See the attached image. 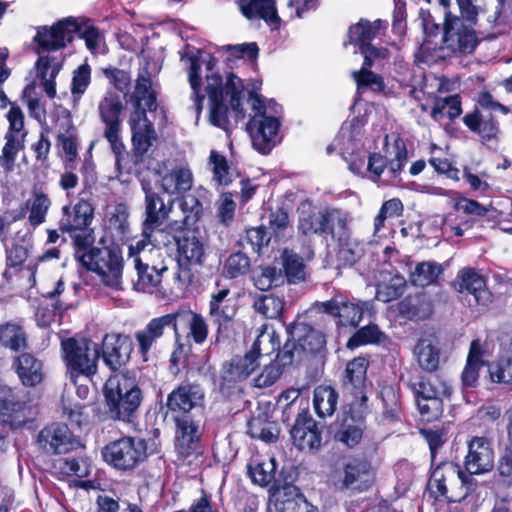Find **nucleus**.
<instances>
[{"label":"nucleus","mask_w":512,"mask_h":512,"mask_svg":"<svg viewBox=\"0 0 512 512\" xmlns=\"http://www.w3.org/2000/svg\"><path fill=\"white\" fill-rule=\"evenodd\" d=\"M177 244L178 260L188 264L201 265L205 256L203 243L194 232H186L175 238Z\"/></svg>","instance_id":"32"},{"label":"nucleus","mask_w":512,"mask_h":512,"mask_svg":"<svg viewBox=\"0 0 512 512\" xmlns=\"http://www.w3.org/2000/svg\"><path fill=\"white\" fill-rule=\"evenodd\" d=\"M373 482L374 475L370 464L354 459L344 465L343 477L336 485L341 491L351 489L362 492L369 489Z\"/></svg>","instance_id":"21"},{"label":"nucleus","mask_w":512,"mask_h":512,"mask_svg":"<svg viewBox=\"0 0 512 512\" xmlns=\"http://www.w3.org/2000/svg\"><path fill=\"white\" fill-rule=\"evenodd\" d=\"M243 91V84L239 77L230 74L227 77L225 88L222 86V78L217 74L207 76L206 92L210 103L224 100V93L230 96V105L235 112V121L244 118L242 109H240V95Z\"/></svg>","instance_id":"15"},{"label":"nucleus","mask_w":512,"mask_h":512,"mask_svg":"<svg viewBox=\"0 0 512 512\" xmlns=\"http://www.w3.org/2000/svg\"><path fill=\"white\" fill-rule=\"evenodd\" d=\"M93 211L92 205L84 199L79 200L72 208L64 206L59 220L60 231L69 233L90 226L93 220Z\"/></svg>","instance_id":"27"},{"label":"nucleus","mask_w":512,"mask_h":512,"mask_svg":"<svg viewBox=\"0 0 512 512\" xmlns=\"http://www.w3.org/2000/svg\"><path fill=\"white\" fill-rule=\"evenodd\" d=\"M198 53L199 50H191L189 46L186 47L184 53H181V61L185 62L189 66V82L192 88L191 98L193 100V109L196 113L197 120L201 114L204 100V96L199 94L201 79L198 74L200 69L199 58L197 56Z\"/></svg>","instance_id":"31"},{"label":"nucleus","mask_w":512,"mask_h":512,"mask_svg":"<svg viewBox=\"0 0 512 512\" xmlns=\"http://www.w3.org/2000/svg\"><path fill=\"white\" fill-rule=\"evenodd\" d=\"M230 290L223 288L212 293L209 303V315L217 326V334L223 335L231 328L237 307L233 298L229 297Z\"/></svg>","instance_id":"20"},{"label":"nucleus","mask_w":512,"mask_h":512,"mask_svg":"<svg viewBox=\"0 0 512 512\" xmlns=\"http://www.w3.org/2000/svg\"><path fill=\"white\" fill-rule=\"evenodd\" d=\"M174 318L171 314H166L158 318L152 319L144 329L135 333V339L139 346L142 356H145L153 344L162 337L166 327L172 326Z\"/></svg>","instance_id":"29"},{"label":"nucleus","mask_w":512,"mask_h":512,"mask_svg":"<svg viewBox=\"0 0 512 512\" xmlns=\"http://www.w3.org/2000/svg\"><path fill=\"white\" fill-rule=\"evenodd\" d=\"M386 29L385 23L377 19L374 22L360 20L350 27L348 31L349 40L360 47L370 45V42Z\"/></svg>","instance_id":"38"},{"label":"nucleus","mask_w":512,"mask_h":512,"mask_svg":"<svg viewBox=\"0 0 512 512\" xmlns=\"http://www.w3.org/2000/svg\"><path fill=\"white\" fill-rule=\"evenodd\" d=\"M194 182L193 173L188 165L180 164L161 175L159 186L163 193L179 195L189 191Z\"/></svg>","instance_id":"28"},{"label":"nucleus","mask_w":512,"mask_h":512,"mask_svg":"<svg viewBox=\"0 0 512 512\" xmlns=\"http://www.w3.org/2000/svg\"><path fill=\"white\" fill-rule=\"evenodd\" d=\"M338 393L330 386H319L314 392V408L318 416H331L337 405Z\"/></svg>","instance_id":"48"},{"label":"nucleus","mask_w":512,"mask_h":512,"mask_svg":"<svg viewBox=\"0 0 512 512\" xmlns=\"http://www.w3.org/2000/svg\"><path fill=\"white\" fill-rule=\"evenodd\" d=\"M443 44L454 53L469 54L478 44L475 26L464 23L457 15L445 12Z\"/></svg>","instance_id":"12"},{"label":"nucleus","mask_w":512,"mask_h":512,"mask_svg":"<svg viewBox=\"0 0 512 512\" xmlns=\"http://www.w3.org/2000/svg\"><path fill=\"white\" fill-rule=\"evenodd\" d=\"M145 191V218L142 223V238L137 242H144L150 246H160L158 235H162L163 230L160 227L169 220L172 211L173 201L167 205L158 193L151 189L144 188Z\"/></svg>","instance_id":"10"},{"label":"nucleus","mask_w":512,"mask_h":512,"mask_svg":"<svg viewBox=\"0 0 512 512\" xmlns=\"http://www.w3.org/2000/svg\"><path fill=\"white\" fill-rule=\"evenodd\" d=\"M279 342L273 331H267L263 326L251 349L243 356L233 357L229 363L224 365L222 377L227 381H242L249 377L259 366L260 359L278 348Z\"/></svg>","instance_id":"5"},{"label":"nucleus","mask_w":512,"mask_h":512,"mask_svg":"<svg viewBox=\"0 0 512 512\" xmlns=\"http://www.w3.org/2000/svg\"><path fill=\"white\" fill-rule=\"evenodd\" d=\"M131 99L137 105H144L148 111L156 110V95L152 90V82L148 75L139 74Z\"/></svg>","instance_id":"47"},{"label":"nucleus","mask_w":512,"mask_h":512,"mask_svg":"<svg viewBox=\"0 0 512 512\" xmlns=\"http://www.w3.org/2000/svg\"><path fill=\"white\" fill-rule=\"evenodd\" d=\"M252 307L265 318L276 319L284 309V300L274 294H256Z\"/></svg>","instance_id":"46"},{"label":"nucleus","mask_w":512,"mask_h":512,"mask_svg":"<svg viewBox=\"0 0 512 512\" xmlns=\"http://www.w3.org/2000/svg\"><path fill=\"white\" fill-rule=\"evenodd\" d=\"M450 395H437L429 399L418 400L417 406L420 414L426 417L427 421H432L441 416L443 412V398Z\"/></svg>","instance_id":"62"},{"label":"nucleus","mask_w":512,"mask_h":512,"mask_svg":"<svg viewBox=\"0 0 512 512\" xmlns=\"http://www.w3.org/2000/svg\"><path fill=\"white\" fill-rule=\"evenodd\" d=\"M278 432V428L274 422L268 421L262 417L252 418L248 422V434L252 438L270 443L276 441Z\"/></svg>","instance_id":"53"},{"label":"nucleus","mask_w":512,"mask_h":512,"mask_svg":"<svg viewBox=\"0 0 512 512\" xmlns=\"http://www.w3.org/2000/svg\"><path fill=\"white\" fill-rule=\"evenodd\" d=\"M288 333L297 341L302 354L319 352L325 345L324 335L300 318L289 326Z\"/></svg>","instance_id":"26"},{"label":"nucleus","mask_w":512,"mask_h":512,"mask_svg":"<svg viewBox=\"0 0 512 512\" xmlns=\"http://www.w3.org/2000/svg\"><path fill=\"white\" fill-rule=\"evenodd\" d=\"M406 281L401 276H393L387 283L377 286L376 298L382 302H390L401 297L405 291Z\"/></svg>","instance_id":"57"},{"label":"nucleus","mask_w":512,"mask_h":512,"mask_svg":"<svg viewBox=\"0 0 512 512\" xmlns=\"http://www.w3.org/2000/svg\"><path fill=\"white\" fill-rule=\"evenodd\" d=\"M484 365L482 360L481 345L478 340L472 341L466 365L461 374V380L464 387H474L479 377V369Z\"/></svg>","instance_id":"41"},{"label":"nucleus","mask_w":512,"mask_h":512,"mask_svg":"<svg viewBox=\"0 0 512 512\" xmlns=\"http://www.w3.org/2000/svg\"><path fill=\"white\" fill-rule=\"evenodd\" d=\"M321 429L311 417L299 415L291 429L294 445L302 451H317L322 443Z\"/></svg>","instance_id":"23"},{"label":"nucleus","mask_w":512,"mask_h":512,"mask_svg":"<svg viewBox=\"0 0 512 512\" xmlns=\"http://www.w3.org/2000/svg\"><path fill=\"white\" fill-rule=\"evenodd\" d=\"M209 165L213 172L212 180L220 186H227L233 181V173L230 171L226 158L212 150L209 156Z\"/></svg>","instance_id":"55"},{"label":"nucleus","mask_w":512,"mask_h":512,"mask_svg":"<svg viewBox=\"0 0 512 512\" xmlns=\"http://www.w3.org/2000/svg\"><path fill=\"white\" fill-rule=\"evenodd\" d=\"M78 257L88 270L98 275L102 284L113 290H122L124 264L119 246L94 247Z\"/></svg>","instance_id":"4"},{"label":"nucleus","mask_w":512,"mask_h":512,"mask_svg":"<svg viewBox=\"0 0 512 512\" xmlns=\"http://www.w3.org/2000/svg\"><path fill=\"white\" fill-rule=\"evenodd\" d=\"M157 139L153 125L142 129L132 130V142L137 154H145Z\"/></svg>","instance_id":"61"},{"label":"nucleus","mask_w":512,"mask_h":512,"mask_svg":"<svg viewBox=\"0 0 512 512\" xmlns=\"http://www.w3.org/2000/svg\"><path fill=\"white\" fill-rule=\"evenodd\" d=\"M106 413L112 420L130 423L143 400L136 376L130 372L111 375L103 388Z\"/></svg>","instance_id":"1"},{"label":"nucleus","mask_w":512,"mask_h":512,"mask_svg":"<svg viewBox=\"0 0 512 512\" xmlns=\"http://www.w3.org/2000/svg\"><path fill=\"white\" fill-rule=\"evenodd\" d=\"M76 33L85 40L88 49L94 50L99 46V30L88 22L81 26L72 17L64 18L50 28L39 29L34 40L45 51L59 50L72 42Z\"/></svg>","instance_id":"2"},{"label":"nucleus","mask_w":512,"mask_h":512,"mask_svg":"<svg viewBox=\"0 0 512 512\" xmlns=\"http://www.w3.org/2000/svg\"><path fill=\"white\" fill-rule=\"evenodd\" d=\"M468 478L458 465L452 462L441 463L431 473L429 493L435 499L444 498L455 502L469 493L471 487Z\"/></svg>","instance_id":"7"},{"label":"nucleus","mask_w":512,"mask_h":512,"mask_svg":"<svg viewBox=\"0 0 512 512\" xmlns=\"http://www.w3.org/2000/svg\"><path fill=\"white\" fill-rule=\"evenodd\" d=\"M123 110L121 99L114 91H107L98 105L99 115L105 123L106 128L104 136L110 143V147L115 154V165L120 169L121 159L124 152V144L119 138L120 114Z\"/></svg>","instance_id":"11"},{"label":"nucleus","mask_w":512,"mask_h":512,"mask_svg":"<svg viewBox=\"0 0 512 512\" xmlns=\"http://www.w3.org/2000/svg\"><path fill=\"white\" fill-rule=\"evenodd\" d=\"M172 418L176 423L175 449L185 459L199 448V423L194 420L193 415Z\"/></svg>","instance_id":"22"},{"label":"nucleus","mask_w":512,"mask_h":512,"mask_svg":"<svg viewBox=\"0 0 512 512\" xmlns=\"http://www.w3.org/2000/svg\"><path fill=\"white\" fill-rule=\"evenodd\" d=\"M465 125L472 131L478 132L483 138H494L499 129L492 114L474 112L464 117Z\"/></svg>","instance_id":"42"},{"label":"nucleus","mask_w":512,"mask_h":512,"mask_svg":"<svg viewBox=\"0 0 512 512\" xmlns=\"http://www.w3.org/2000/svg\"><path fill=\"white\" fill-rule=\"evenodd\" d=\"M368 361L364 357L354 358L347 364L343 380L345 394L352 396L350 405L361 408L367 401L365 394V380Z\"/></svg>","instance_id":"18"},{"label":"nucleus","mask_w":512,"mask_h":512,"mask_svg":"<svg viewBox=\"0 0 512 512\" xmlns=\"http://www.w3.org/2000/svg\"><path fill=\"white\" fill-rule=\"evenodd\" d=\"M453 286L459 293L468 292L472 294L478 304L486 305L491 301V294L486 288L485 279L475 269L464 268L460 270Z\"/></svg>","instance_id":"24"},{"label":"nucleus","mask_w":512,"mask_h":512,"mask_svg":"<svg viewBox=\"0 0 512 512\" xmlns=\"http://www.w3.org/2000/svg\"><path fill=\"white\" fill-rule=\"evenodd\" d=\"M488 373L493 383H512V358H503L489 363Z\"/></svg>","instance_id":"58"},{"label":"nucleus","mask_w":512,"mask_h":512,"mask_svg":"<svg viewBox=\"0 0 512 512\" xmlns=\"http://www.w3.org/2000/svg\"><path fill=\"white\" fill-rule=\"evenodd\" d=\"M413 354L423 370L433 372L438 369L440 350L435 339L431 337L420 338L414 347Z\"/></svg>","instance_id":"33"},{"label":"nucleus","mask_w":512,"mask_h":512,"mask_svg":"<svg viewBox=\"0 0 512 512\" xmlns=\"http://www.w3.org/2000/svg\"><path fill=\"white\" fill-rule=\"evenodd\" d=\"M24 410V404L17 401L10 389H0V423L18 427L24 423L18 414Z\"/></svg>","instance_id":"39"},{"label":"nucleus","mask_w":512,"mask_h":512,"mask_svg":"<svg viewBox=\"0 0 512 512\" xmlns=\"http://www.w3.org/2000/svg\"><path fill=\"white\" fill-rule=\"evenodd\" d=\"M400 313L411 320H422L432 313L431 303L421 295L405 298L399 306Z\"/></svg>","instance_id":"44"},{"label":"nucleus","mask_w":512,"mask_h":512,"mask_svg":"<svg viewBox=\"0 0 512 512\" xmlns=\"http://www.w3.org/2000/svg\"><path fill=\"white\" fill-rule=\"evenodd\" d=\"M442 271L441 265L435 262H422L415 267L410 279L414 285L425 287L434 283Z\"/></svg>","instance_id":"54"},{"label":"nucleus","mask_w":512,"mask_h":512,"mask_svg":"<svg viewBox=\"0 0 512 512\" xmlns=\"http://www.w3.org/2000/svg\"><path fill=\"white\" fill-rule=\"evenodd\" d=\"M328 236L337 242L349 240L350 230L347 213L338 209L325 211L323 237L327 239Z\"/></svg>","instance_id":"35"},{"label":"nucleus","mask_w":512,"mask_h":512,"mask_svg":"<svg viewBox=\"0 0 512 512\" xmlns=\"http://www.w3.org/2000/svg\"><path fill=\"white\" fill-rule=\"evenodd\" d=\"M209 121L212 125L226 132L230 131L231 125L228 118V108L224 104V100L210 103Z\"/></svg>","instance_id":"64"},{"label":"nucleus","mask_w":512,"mask_h":512,"mask_svg":"<svg viewBox=\"0 0 512 512\" xmlns=\"http://www.w3.org/2000/svg\"><path fill=\"white\" fill-rule=\"evenodd\" d=\"M0 343L14 351L27 347V335L23 328L14 323L0 326Z\"/></svg>","instance_id":"49"},{"label":"nucleus","mask_w":512,"mask_h":512,"mask_svg":"<svg viewBox=\"0 0 512 512\" xmlns=\"http://www.w3.org/2000/svg\"><path fill=\"white\" fill-rule=\"evenodd\" d=\"M183 218L170 220L167 229L171 232L181 231L195 225L203 214V206L200 200L192 194L185 195L180 202Z\"/></svg>","instance_id":"30"},{"label":"nucleus","mask_w":512,"mask_h":512,"mask_svg":"<svg viewBox=\"0 0 512 512\" xmlns=\"http://www.w3.org/2000/svg\"><path fill=\"white\" fill-rule=\"evenodd\" d=\"M250 475L253 482L260 486L268 485L275 477V460L271 458L266 462L257 464L251 468Z\"/></svg>","instance_id":"63"},{"label":"nucleus","mask_w":512,"mask_h":512,"mask_svg":"<svg viewBox=\"0 0 512 512\" xmlns=\"http://www.w3.org/2000/svg\"><path fill=\"white\" fill-rule=\"evenodd\" d=\"M283 267L289 283L305 280V265L303 259L295 252L285 249L282 253Z\"/></svg>","instance_id":"52"},{"label":"nucleus","mask_w":512,"mask_h":512,"mask_svg":"<svg viewBox=\"0 0 512 512\" xmlns=\"http://www.w3.org/2000/svg\"><path fill=\"white\" fill-rule=\"evenodd\" d=\"M325 212L313 208L310 204H301L299 208L298 230L303 235H320L323 237Z\"/></svg>","instance_id":"36"},{"label":"nucleus","mask_w":512,"mask_h":512,"mask_svg":"<svg viewBox=\"0 0 512 512\" xmlns=\"http://www.w3.org/2000/svg\"><path fill=\"white\" fill-rule=\"evenodd\" d=\"M91 81V68L87 63L81 64L74 72L71 83L73 100L79 101Z\"/></svg>","instance_id":"59"},{"label":"nucleus","mask_w":512,"mask_h":512,"mask_svg":"<svg viewBox=\"0 0 512 512\" xmlns=\"http://www.w3.org/2000/svg\"><path fill=\"white\" fill-rule=\"evenodd\" d=\"M387 154L391 157L390 171L393 174L399 173L407 161V149L404 141L397 137L391 146L387 144Z\"/></svg>","instance_id":"60"},{"label":"nucleus","mask_w":512,"mask_h":512,"mask_svg":"<svg viewBox=\"0 0 512 512\" xmlns=\"http://www.w3.org/2000/svg\"><path fill=\"white\" fill-rule=\"evenodd\" d=\"M249 102L255 114L249 121L247 130L254 148L263 154H267L276 144L280 127L279 119L275 115L269 114V108L253 92H250Z\"/></svg>","instance_id":"8"},{"label":"nucleus","mask_w":512,"mask_h":512,"mask_svg":"<svg viewBox=\"0 0 512 512\" xmlns=\"http://www.w3.org/2000/svg\"><path fill=\"white\" fill-rule=\"evenodd\" d=\"M252 280L256 288L266 291L283 283V276L275 267L260 266L253 271Z\"/></svg>","instance_id":"51"},{"label":"nucleus","mask_w":512,"mask_h":512,"mask_svg":"<svg viewBox=\"0 0 512 512\" xmlns=\"http://www.w3.org/2000/svg\"><path fill=\"white\" fill-rule=\"evenodd\" d=\"M174 318L172 320V326L175 332V336L181 328H188L187 339L191 338L196 344H203L208 336V325L205 319L197 313H194L188 309L178 310L175 313H171Z\"/></svg>","instance_id":"25"},{"label":"nucleus","mask_w":512,"mask_h":512,"mask_svg":"<svg viewBox=\"0 0 512 512\" xmlns=\"http://www.w3.org/2000/svg\"><path fill=\"white\" fill-rule=\"evenodd\" d=\"M102 455L115 469L130 471L147 458V443L139 437L124 436L105 445Z\"/></svg>","instance_id":"9"},{"label":"nucleus","mask_w":512,"mask_h":512,"mask_svg":"<svg viewBox=\"0 0 512 512\" xmlns=\"http://www.w3.org/2000/svg\"><path fill=\"white\" fill-rule=\"evenodd\" d=\"M51 204V199L44 191L38 188L32 190L31 197L26 201L29 212L28 222L32 227H37L46 222Z\"/></svg>","instance_id":"40"},{"label":"nucleus","mask_w":512,"mask_h":512,"mask_svg":"<svg viewBox=\"0 0 512 512\" xmlns=\"http://www.w3.org/2000/svg\"><path fill=\"white\" fill-rule=\"evenodd\" d=\"M367 307V302L354 303L341 295H336L328 301L316 304V309L319 312L337 318V324L345 327L358 326L362 320L364 310L367 309Z\"/></svg>","instance_id":"14"},{"label":"nucleus","mask_w":512,"mask_h":512,"mask_svg":"<svg viewBox=\"0 0 512 512\" xmlns=\"http://www.w3.org/2000/svg\"><path fill=\"white\" fill-rule=\"evenodd\" d=\"M37 443L49 454H64L79 445L68 426L61 423L44 427L38 434Z\"/></svg>","instance_id":"16"},{"label":"nucleus","mask_w":512,"mask_h":512,"mask_svg":"<svg viewBox=\"0 0 512 512\" xmlns=\"http://www.w3.org/2000/svg\"><path fill=\"white\" fill-rule=\"evenodd\" d=\"M5 144L0 154V166L5 172L14 169L18 153L24 149L25 134H6Z\"/></svg>","instance_id":"43"},{"label":"nucleus","mask_w":512,"mask_h":512,"mask_svg":"<svg viewBox=\"0 0 512 512\" xmlns=\"http://www.w3.org/2000/svg\"><path fill=\"white\" fill-rule=\"evenodd\" d=\"M58 145L61 147L63 164L72 168V164L78 157V135L73 125H69L65 131H60L57 137Z\"/></svg>","instance_id":"45"},{"label":"nucleus","mask_w":512,"mask_h":512,"mask_svg":"<svg viewBox=\"0 0 512 512\" xmlns=\"http://www.w3.org/2000/svg\"><path fill=\"white\" fill-rule=\"evenodd\" d=\"M461 102L458 95H451L445 98L435 100L431 117L436 121H441L444 117L454 119L461 114Z\"/></svg>","instance_id":"50"},{"label":"nucleus","mask_w":512,"mask_h":512,"mask_svg":"<svg viewBox=\"0 0 512 512\" xmlns=\"http://www.w3.org/2000/svg\"><path fill=\"white\" fill-rule=\"evenodd\" d=\"M133 343L128 335L106 334L102 341V359L112 371L120 370L130 360Z\"/></svg>","instance_id":"17"},{"label":"nucleus","mask_w":512,"mask_h":512,"mask_svg":"<svg viewBox=\"0 0 512 512\" xmlns=\"http://www.w3.org/2000/svg\"><path fill=\"white\" fill-rule=\"evenodd\" d=\"M63 360L71 379L84 376L91 378L97 373L100 349L90 339L68 338L61 343Z\"/></svg>","instance_id":"6"},{"label":"nucleus","mask_w":512,"mask_h":512,"mask_svg":"<svg viewBox=\"0 0 512 512\" xmlns=\"http://www.w3.org/2000/svg\"><path fill=\"white\" fill-rule=\"evenodd\" d=\"M411 388L415 394L416 401L429 399L437 395H451L452 388L446 382H439L436 386L430 381L420 379L417 382L411 384Z\"/></svg>","instance_id":"56"},{"label":"nucleus","mask_w":512,"mask_h":512,"mask_svg":"<svg viewBox=\"0 0 512 512\" xmlns=\"http://www.w3.org/2000/svg\"><path fill=\"white\" fill-rule=\"evenodd\" d=\"M144 242L131 243L128 246V257L132 259L137 272V281L134 287L137 291L153 293L158 290L162 282V275L167 266L161 260V251L158 246H151Z\"/></svg>","instance_id":"3"},{"label":"nucleus","mask_w":512,"mask_h":512,"mask_svg":"<svg viewBox=\"0 0 512 512\" xmlns=\"http://www.w3.org/2000/svg\"><path fill=\"white\" fill-rule=\"evenodd\" d=\"M239 9L248 19L261 18L268 23L277 24L279 17L274 0H239Z\"/></svg>","instance_id":"34"},{"label":"nucleus","mask_w":512,"mask_h":512,"mask_svg":"<svg viewBox=\"0 0 512 512\" xmlns=\"http://www.w3.org/2000/svg\"><path fill=\"white\" fill-rule=\"evenodd\" d=\"M205 402V391L201 385L183 382L175 387L167 396V414L172 417L193 415L192 412L201 410Z\"/></svg>","instance_id":"13"},{"label":"nucleus","mask_w":512,"mask_h":512,"mask_svg":"<svg viewBox=\"0 0 512 512\" xmlns=\"http://www.w3.org/2000/svg\"><path fill=\"white\" fill-rule=\"evenodd\" d=\"M16 371L26 386H36L43 379L42 363L33 355L23 353L16 358Z\"/></svg>","instance_id":"37"},{"label":"nucleus","mask_w":512,"mask_h":512,"mask_svg":"<svg viewBox=\"0 0 512 512\" xmlns=\"http://www.w3.org/2000/svg\"><path fill=\"white\" fill-rule=\"evenodd\" d=\"M468 452L465 456L464 467L473 474H484L494 467V450L485 437L475 436L468 442Z\"/></svg>","instance_id":"19"}]
</instances>
